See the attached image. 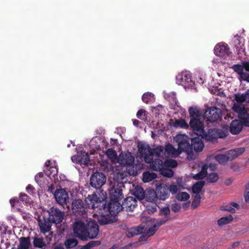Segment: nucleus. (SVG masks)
<instances>
[{
	"instance_id": "f257e3e1",
	"label": "nucleus",
	"mask_w": 249,
	"mask_h": 249,
	"mask_svg": "<svg viewBox=\"0 0 249 249\" xmlns=\"http://www.w3.org/2000/svg\"><path fill=\"white\" fill-rule=\"evenodd\" d=\"M139 152L141 156L143 158L145 162L152 164L153 167L155 168L154 170H157L156 166L155 165L154 162L158 164V168L160 169L162 166V161L159 159L153 161L154 156L157 157H162L161 154L163 153L164 148L162 146H158L154 149H152L149 145L146 143H141L138 145Z\"/></svg>"
},
{
	"instance_id": "f03ea898",
	"label": "nucleus",
	"mask_w": 249,
	"mask_h": 249,
	"mask_svg": "<svg viewBox=\"0 0 249 249\" xmlns=\"http://www.w3.org/2000/svg\"><path fill=\"white\" fill-rule=\"evenodd\" d=\"M138 172H111L109 176V184L124 186V184L128 180L130 176H136Z\"/></svg>"
},
{
	"instance_id": "7ed1b4c3",
	"label": "nucleus",
	"mask_w": 249,
	"mask_h": 249,
	"mask_svg": "<svg viewBox=\"0 0 249 249\" xmlns=\"http://www.w3.org/2000/svg\"><path fill=\"white\" fill-rule=\"evenodd\" d=\"M176 83L182 86L185 89H196L195 83L192 79L191 73L189 71H182L176 76Z\"/></svg>"
},
{
	"instance_id": "20e7f679",
	"label": "nucleus",
	"mask_w": 249,
	"mask_h": 249,
	"mask_svg": "<svg viewBox=\"0 0 249 249\" xmlns=\"http://www.w3.org/2000/svg\"><path fill=\"white\" fill-rule=\"evenodd\" d=\"M232 109L238 114V117L243 122L244 124L249 126V114L248 113L244 105L238 103H234Z\"/></svg>"
},
{
	"instance_id": "39448f33",
	"label": "nucleus",
	"mask_w": 249,
	"mask_h": 249,
	"mask_svg": "<svg viewBox=\"0 0 249 249\" xmlns=\"http://www.w3.org/2000/svg\"><path fill=\"white\" fill-rule=\"evenodd\" d=\"M86 229L85 224L81 220L77 219L73 226L74 235L82 240H86Z\"/></svg>"
},
{
	"instance_id": "423d86ee",
	"label": "nucleus",
	"mask_w": 249,
	"mask_h": 249,
	"mask_svg": "<svg viewBox=\"0 0 249 249\" xmlns=\"http://www.w3.org/2000/svg\"><path fill=\"white\" fill-rule=\"evenodd\" d=\"M90 185L92 187L100 188L106 182V177L103 172H94L90 178Z\"/></svg>"
},
{
	"instance_id": "0eeeda50",
	"label": "nucleus",
	"mask_w": 249,
	"mask_h": 249,
	"mask_svg": "<svg viewBox=\"0 0 249 249\" xmlns=\"http://www.w3.org/2000/svg\"><path fill=\"white\" fill-rule=\"evenodd\" d=\"M124 186H120L118 185L109 184L108 189L110 198L111 200H120L124 197L123 193V188Z\"/></svg>"
},
{
	"instance_id": "6e6552de",
	"label": "nucleus",
	"mask_w": 249,
	"mask_h": 249,
	"mask_svg": "<svg viewBox=\"0 0 249 249\" xmlns=\"http://www.w3.org/2000/svg\"><path fill=\"white\" fill-rule=\"evenodd\" d=\"M221 115L222 111L220 109L215 107H211L205 111L203 116L207 121L214 122L217 120Z\"/></svg>"
},
{
	"instance_id": "1a4fd4ad",
	"label": "nucleus",
	"mask_w": 249,
	"mask_h": 249,
	"mask_svg": "<svg viewBox=\"0 0 249 249\" xmlns=\"http://www.w3.org/2000/svg\"><path fill=\"white\" fill-rule=\"evenodd\" d=\"M176 140L178 142V148L180 153L181 152H189L191 148L188 137L185 135H179L176 136Z\"/></svg>"
},
{
	"instance_id": "9d476101",
	"label": "nucleus",
	"mask_w": 249,
	"mask_h": 249,
	"mask_svg": "<svg viewBox=\"0 0 249 249\" xmlns=\"http://www.w3.org/2000/svg\"><path fill=\"white\" fill-rule=\"evenodd\" d=\"M189 125L197 135L202 137L204 134V124L200 119H190Z\"/></svg>"
},
{
	"instance_id": "9b49d317",
	"label": "nucleus",
	"mask_w": 249,
	"mask_h": 249,
	"mask_svg": "<svg viewBox=\"0 0 249 249\" xmlns=\"http://www.w3.org/2000/svg\"><path fill=\"white\" fill-rule=\"evenodd\" d=\"M99 196H100V194L98 195L96 194L89 195L86 199V202L89 207H91L92 209L97 208L106 198V197L105 196L101 197H100Z\"/></svg>"
},
{
	"instance_id": "f8f14e48",
	"label": "nucleus",
	"mask_w": 249,
	"mask_h": 249,
	"mask_svg": "<svg viewBox=\"0 0 249 249\" xmlns=\"http://www.w3.org/2000/svg\"><path fill=\"white\" fill-rule=\"evenodd\" d=\"M99 233V227L95 221H89L86 229V240L88 238L94 239Z\"/></svg>"
},
{
	"instance_id": "ddd939ff",
	"label": "nucleus",
	"mask_w": 249,
	"mask_h": 249,
	"mask_svg": "<svg viewBox=\"0 0 249 249\" xmlns=\"http://www.w3.org/2000/svg\"><path fill=\"white\" fill-rule=\"evenodd\" d=\"M64 216V213L58 209L52 208L49 212V220L51 222L59 224L62 221Z\"/></svg>"
},
{
	"instance_id": "4468645a",
	"label": "nucleus",
	"mask_w": 249,
	"mask_h": 249,
	"mask_svg": "<svg viewBox=\"0 0 249 249\" xmlns=\"http://www.w3.org/2000/svg\"><path fill=\"white\" fill-rule=\"evenodd\" d=\"M54 196L56 202L62 205L66 204L69 199L68 194L64 189H56Z\"/></svg>"
},
{
	"instance_id": "2eb2a0df",
	"label": "nucleus",
	"mask_w": 249,
	"mask_h": 249,
	"mask_svg": "<svg viewBox=\"0 0 249 249\" xmlns=\"http://www.w3.org/2000/svg\"><path fill=\"white\" fill-rule=\"evenodd\" d=\"M118 161L122 165H131L134 161V157L130 152L122 153L119 156Z\"/></svg>"
},
{
	"instance_id": "dca6fc26",
	"label": "nucleus",
	"mask_w": 249,
	"mask_h": 249,
	"mask_svg": "<svg viewBox=\"0 0 249 249\" xmlns=\"http://www.w3.org/2000/svg\"><path fill=\"white\" fill-rule=\"evenodd\" d=\"M72 210L74 213L78 215H83L86 212V207L84 201L81 199H75L71 205Z\"/></svg>"
},
{
	"instance_id": "f3484780",
	"label": "nucleus",
	"mask_w": 249,
	"mask_h": 249,
	"mask_svg": "<svg viewBox=\"0 0 249 249\" xmlns=\"http://www.w3.org/2000/svg\"><path fill=\"white\" fill-rule=\"evenodd\" d=\"M120 200H111L107 204V209L110 214H116L123 210V204L119 203Z\"/></svg>"
},
{
	"instance_id": "a211bd4d",
	"label": "nucleus",
	"mask_w": 249,
	"mask_h": 249,
	"mask_svg": "<svg viewBox=\"0 0 249 249\" xmlns=\"http://www.w3.org/2000/svg\"><path fill=\"white\" fill-rule=\"evenodd\" d=\"M73 162L79 163L80 164L86 165L89 160V155L85 151L77 152V154L71 157Z\"/></svg>"
},
{
	"instance_id": "6ab92c4d",
	"label": "nucleus",
	"mask_w": 249,
	"mask_h": 249,
	"mask_svg": "<svg viewBox=\"0 0 249 249\" xmlns=\"http://www.w3.org/2000/svg\"><path fill=\"white\" fill-rule=\"evenodd\" d=\"M157 197L160 200H165L169 196L168 187L164 184H160L156 188Z\"/></svg>"
},
{
	"instance_id": "aec40b11",
	"label": "nucleus",
	"mask_w": 249,
	"mask_h": 249,
	"mask_svg": "<svg viewBox=\"0 0 249 249\" xmlns=\"http://www.w3.org/2000/svg\"><path fill=\"white\" fill-rule=\"evenodd\" d=\"M123 210L127 212H132L137 205V200L132 196L126 197L123 203Z\"/></svg>"
},
{
	"instance_id": "412c9836",
	"label": "nucleus",
	"mask_w": 249,
	"mask_h": 249,
	"mask_svg": "<svg viewBox=\"0 0 249 249\" xmlns=\"http://www.w3.org/2000/svg\"><path fill=\"white\" fill-rule=\"evenodd\" d=\"M214 51L216 55L224 56L226 54H228L229 49L227 44L221 42L215 46Z\"/></svg>"
},
{
	"instance_id": "4be33fe9",
	"label": "nucleus",
	"mask_w": 249,
	"mask_h": 249,
	"mask_svg": "<svg viewBox=\"0 0 249 249\" xmlns=\"http://www.w3.org/2000/svg\"><path fill=\"white\" fill-rule=\"evenodd\" d=\"M188 111L191 119H200L202 117L203 112L198 106L190 107L189 108Z\"/></svg>"
},
{
	"instance_id": "5701e85b",
	"label": "nucleus",
	"mask_w": 249,
	"mask_h": 249,
	"mask_svg": "<svg viewBox=\"0 0 249 249\" xmlns=\"http://www.w3.org/2000/svg\"><path fill=\"white\" fill-rule=\"evenodd\" d=\"M191 148L196 152H200L204 148V143L201 138L196 137L192 139Z\"/></svg>"
},
{
	"instance_id": "b1692460",
	"label": "nucleus",
	"mask_w": 249,
	"mask_h": 249,
	"mask_svg": "<svg viewBox=\"0 0 249 249\" xmlns=\"http://www.w3.org/2000/svg\"><path fill=\"white\" fill-rule=\"evenodd\" d=\"M198 166L201 168L200 171H213L216 169V164L209 160H207L205 162H200Z\"/></svg>"
},
{
	"instance_id": "393cba45",
	"label": "nucleus",
	"mask_w": 249,
	"mask_h": 249,
	"mask_svg": "<svg viewBox=\"0 0 249 249\" xmlns=\"http://www.w3.org/2000/svg\"><path fill=\"white\" fill-rule=\"evenodd\" d=\"M144 231V227L142 226H138L136 227H132L128 229L126 231V235L128 238L142 233Z\"/></svg>"
},
{
	"instance_id": "a878e982",
	"label": "nucleus",
	"mask_w": 249,
	"mask_h": 249,
	"mask_svg": "<svg viewBox=\"0 0 249 249\" xmlns=\"http://www.w3.org/2000/svg\"><path fill=\"white\" fill-rule=\"evenodd\" d=\"M179 153L180 152L178 150L176 149L172 145L168 144L166 145L164 148L163 154L165 157H166L175 158L177 157Z\"/></svg>"
},
{
	"instance_id": "bb28decb",
	"label": "nucleus",
	"mask_w": 249,
	"mask_h": 249,
	"mask_svg": "<svg viewBox=\"0 0 249 249\" xmlns=\"http://www.w3.org/2000/svg\"><path fill=\"white\" fill-rule=\"evenodd\" d=\"M243 122L242 123L240 120H234L231 122L230 126V131L233 134L239 133L243 127Z\"/></svg>"
},
{
	"instance_id": "cd10ccee",
	"label": "nucleus",
	"mask_w": 249,
	"mask_h": 249,
	"mask_svg": "<svg viewBox=\"0 0 249 249\" xmlns=\"http://www.w3.org/2000/svg\"><path fill=\"white\" fill-rule=\"evenodd\" d=\"M245 148L243 147L238 148L228 151L226 154L229 160H231L241 155L245 152Z\"/></svg>"
},
{
	"instance_id": "c85d7f7f",
	"label": "nucleus",
	"mask_w": 249,
	"mask_h": 249,
	"mask_svg": "<svg viewBox=\"0 0 249 249\" xmlns=\"http://www.w3.org/2000/svg\"><path fill=\"white\" fill-rule=\"evenodd\" d=\"M163 96L164 98L169 102L173 108H175L176 106L178 107V102L174 92L169 93L163 92Z\"/></svg>"
},
{
	"instance_id": "c756f323",
	"label": "nucleus",
	"mask_w": 249,
	"mask_h": 249,
	"mask_svg": "<svg viewBox=\"0 0 249 249\" xmlns=\"http://www.w3.org/2000/svg\"><path fill=\"white\" fill-rule=\"evenodd\" d=\"M205 184V182L203 180L198 181L194 184L192 186L193 194L201 193V195H203V193L202 192V190Z\"/></svg>"
},
{
	"instance_id": "7c9ffc66",
	"label": "nucleus",
	"mask_w": 249,
	"mask_h": 249,
	"mask_svg": "<svg viewBox=\"0 0 249 249\" xmlns=\"http://www.w3.org/2000/svg\"><path fill=\"white\" fill-rule=\"evenodd\" d=\"M235 99L237 103L240 104L249 100V89L244 93L236 94L235 95Z\"/></svg>"
},
{
	"instance_id": "2f4dec72",
	"label": "nucleus",
	"mask_w": 249,
	"mask_h": 249,
	"mask_svg": "<svg viewBox=\"0 0 249 249\" xmlns=\"http://www.w3.org/2000/svg\"><path fill=\"white\" fill-rule=\"evenodd\" d=\"M46 170L53 172L58 171V168L57 165L55 161L48 160L46 161L44 165Z\"/></svg>"
},
{
	"instance_id": "473e14b6",
	"label": "nucleus",
	"mask_w": 249,
	"mask_h": 249,
	"mask_svg": "<svg viewBox=\"0 0 249 249\" xmlns=\"http://www.w3.org/2000/svg\"><path fill=\"white\" fill-rule=\"evenodd\" d=\"M30 245V239L29 237H22L19 239V249H28Z\"/></svg>"
},
{
	"instance_id": "72a5a7b5",
	"label": "nucleus",
	"mask_w": 249,
	"mask_h": 249,
	"mask_svg": "<svg viewBox=\"0 0 249 249\" xmlns=\"http://www.w3.org/2000/svg\"><path fill=\"white\" fill-rule=\"evenodd\" d=\"M157 175L154 172H143L142 181L146 183L149 182L156 178Z\"/></svg>"
},
{
	"instance_id": "f704fd0d",
	"label": "nucleus",
	"mask_w": 249,
	"mask_h": 249,
	"mask_svg": "<svg viewBox=\"0 0 249 249\" xmlns=\"http://www.w3.org/2000/svg\"><path fill=\"white\" fill-rule=\"evenodd\" d=\"M133 195L139 199H142L144 198L145 194L142 187L137 186L134 190Z\"/></svg>"
},
{
	"instance_id": "c9c22d12",
	"label": "nucleus",
	"mask_w": 249,
	"mask_h": 249,
	"mask_svg": "<svg viewBox=\"0 0 249 249\" xmlns=\"http://www.w3.org/2000/svg\"><path fill=\"white\" fill-rule=\"evenodd\" d=\"M235 37L234 44L236 49L238 50L239 52H244L245 50L244 48V39L238 36Z\"/></svg>"
},
{
	"instance_id": "e433bc0d",
	"label": "nucleus",
	"mask_w": 249,
	"mask_h": 249,
	"mask_svg": "<svg viewBox=\"0 0 249 249\" xmlns=\"http://www.w3.org/2000/svg\"><path fill=\"white\" fill-rule=\"evenodd\" d=\"M173 126L176 128H188L189 127V124L184 119L176 120L173 124Z\"/></svg>"
},
{
	"instance_id": "4c0bfd02",
	"label": "nucleus",
	"mask_w": 249,
	"mask_h": 249,
	"mask_svg": "<svg viewBox=\"0 0 249 249\" xmlns=\"http://www.w3.org/2000/svg\"><path fill=\"white\" fill-rule=\"evenodd\" d=\"M33 245L35 247L40 249H42L46 246L45 242L42 237L35 238L33 241Z\"/></svg>"
},
{
	"instance_id": "58836bf2",
	"label": "nucleus",
	"mask_w": 249,
	"mask_h": 249,
	"mask_svg": "<svg viewBox=\"0 0 249 249\" xmlns=\"http://www.w3.org/2000/svg\"><path fill=\"white\" fill-rule=\"evenodd\" d=\"M233 220V217L231 215L229 214L228 216L221 217L217 221V224L219 226H222L224 225L229 224Z\"/></svg>"
},
{
	"instance_id": "ea45409f",
	"label": "nucleus",
	"mask_w": 249,
	"mask_h": 249,
	"mask_svg": "<svg viewBox=\"0 0 249 249\" xmlns=\"http://www.w3.org/2000/svg\"><path fill=\"white\" fill-rule=\"evenodd\" d=\"M98 221L102 225H107L112 222L111 216L109 214L101 216L98 218Z\"/></svg>"
},
{
	"instance_id": "a19ab883",
	"label": "nucleus",
	"mask_w": 249,
	"mask_h": 249,
	"mask_svg": "<svg viewBox=\"0 0 249 249\" xmlns=\"http://www.w3.org/2000/svg\"><path fill=\"white\" fill-rule=\"evenodd\" d=\"M157 198H158L157 193L154 190H150L148 192V194L146 196V199L148 201L154 202Z\"/></svg>"
},
{
	"instance_id": "79ce46f5",
	"label": "nucleus",
	"mask_w": 249,
	"mask_h": 249,
	"mask_svg": "<svg viewBox=\"0 0 249 249\" xmlns=\"http://www.w3.org/2000/svg\"><path fill=\"white\" fill-rule=\"evenodd\" d=\"M19 200L24 204H30L32 202L31 198L26 194L21 193L19 196Z\"/></svg>"
},
{
	"instance_id": "37998d69",
	"label": "nucleus",
	"mask_w": 249,
	"mask_h": 249,
	"mask_svg": "<svg viewBox=\"0 0 249 249\" xmlns=\"http://www.w3.org/2000/svg\"><path fill=\"white\" fill-rule=\"evenodd\" d=\"M219 176L216 172H211L207 178L208 182L214 183L217 181Z\"/></svg>"
},
{
	"instance_id": "c03bdc74",
	"label": "nucleus",
	"mask_w": 249,
	"mask_h": 249,
	"mask_svg": "<svg viewBox=\"0 0 249 249\" xmlns=\"http://www.w3.org/2000/svg\"><path fill=\"white\" fill-rule=\"evenodd\" d=\"M142 100L145 103L153 101L154 100V94L150 92L145 93L142 96Z\"/></svg>"
},
{
	"instance_id": "a18cd8bd",
	"label": "nucleus",
	"mask_w": 249,
	"mask_h": 249,
	"mask_svg": "<svg viewBox=\"0 0 249 249\" xmlns=\"http://www.w3.org/2000/svg\"><path fill=\"white\" fill-rule=\"evenodd\" d=\"M213 131V129L209 130L207 133L205 131L204 134L202 136V137L209 141H213L216 139L217 138H213V136L214 134V132Z\"/></svg>"
},
{
	"instance_id": "49530a36",
	"label": "nucleus",
	"mask_w": 249,
	"mask_h": 249,
	"mask_svg": "<svg viewBox=\"0 0 249 249\" xmlns=\"http://www.w3.org/2000/svg\"><path fill=\"white\" fill-rule=\"evenodd\" d=\"M213 132H214V136L213 138H224L226 136L225 132L220 129L214 128L213 129Z\"/></svg>"
},
{
	"instance_id": "de8ad7c7",
	"label": "nucleus",
	"mask_w": 249,
	"mask_h": 249,
	"mask_svg": "<svg viewBox=\"0 0 249 249\" xmlns=\"http://www.w3.org/2000/svg\"><path fill=\"white\" fill-rule=\"evenodd\" d=\"M106 155L113 162H115L117 160L116 152L115 150L111 148L108 149L107 151Z\"/></svg>"
},
{
	"instance_id": "09e8293b",
	"label": "nucleus",
	"mask_w": 249,
	"mask_h": 249,
	"mask_svg": "<svg viewBox=\"0 0 249 249\" xmlns=\"http://www.w3.org/2000/svg\"><path fill=\"white\" fill-rule=\"evenodd\" d=\"M190 198V195L186 192L179 193L177 195V199L180 201H185Z\"/></svg>"
},
{
	"instance_id": "8fccbe9b",
	"label": "nucleus",
	"mask_w": 249,
	"mask_h": 249,
	"mask_svg": "<svg viewBox=\"0 0 249 249\" xmlns=\"http://www.w3.org/2000/svg\"><path fill=\"white\" fill-rule=\"evenodd\" d=\"M215 160L220 164H223L229 161L226 154H219L215 156Z\"/></svg>"
},
{
	"instance_id": "3c124183",
	"label": "nucleus",
	"mask_w": 249,
	"mask_h": 249,
	"mask_svg": "<svg viewBox=\"0 0 249 249\" xmlns=\"http://www.w3.org/2000/svg\"><path fill=\"white\" fill-rule=\"evenodd\" d=\"M78 241L76 239L74 238H70L67 239L65 243L66 247L68 248H73L77 246Z\"/></svg>"
},
{
	"instance_id": "603ef678",
	"label": "nucleus",
	"mask_w": 249,
	"mask_h": 249,
	"mask_svg": "<svg viewBox=\"0 0 249 249\" xmlns=\"http://www.w3.org/2000/svg\"><path fill=\"white\" fill-rule=\"evenodd\" d=\"M177 165V162L174 160H166L164 161L163 166L166 168H175Z\"/></svg>"
},
{
	"instance_id": "864d4df0",
	"label": "nucleus",
	"mask_w": 249,
	"mask_h": 249,
	"mask_svg": "<svg viewBox=\"0 0 249 249\" xmlns=\"http://www.w3.org/2000/svg\"><path fill=\"white\" fill-rule=\"evenodd\" d=\"M146 115V111L144 109H140L137 113V118L144 121L147 120Z\"/></svg>"
},
{
	"instance_id": "5fc2aeb1",
	"label": "nucleus",
	"mask_w": 249,
	"mask_h": 249,
	"mask_svg": "<svg viewBox=\"0 0 249 249\" xmlns=\"http://www.w3.org/2000/svg\"><path fill=\"white\" fill-rule=\"evenodd\" d=\"M41 232L45 233L50 230L51 227L45 222H42L39 224Z\"/></svg>"
},
{
	"instance_id": "6e6d98bb",
	"label": "nucleus",
	"mask_w": 249,
	"mask_h": 249,
	"mask_svg": "<svg viewBox=\"0 0 249 249\" xmlns=\"http://www.w3.org/2000/svg\"><path fill=\"white\" fill-rule=\"evenodd\" d=\"M158 229L159 228L158 227L154 224L153 226L148 228L145 232L147 233L148 236H151L155 233L156 231L158 230Z\"/></svg>"
},
{
	"instance_id": "4d7b16f0",
	"label": "nucleus",
	"mask_w": 249,
	"mask_h": 249,
	"mask_svg": "<svg viewBox=\"0 0 249 249\" xmlns=\"http://www.w3.org/2000/svg\"><path fill=\"white\" fill-rule=\"evenodd\" d=\"M26 190L27 193L31 195L32 196H36V190L32 185H28L26 187Z\"/></svg>"
},
{
	"instance_id": "13d9d810",
	"label": "nucleus",
	"mask_w": 249,
	"mask_h": 249,
	"mask_svg": "<svg viewBox=\"0 0 249 249\" xmlns=\"http://www.w3.org/2000/svg\"><path fill=\"white\" fill-rule=\"evenodd\" d=\"M43 180V174L42 172H38L35 176V181L39 185H42V182Z\"/></svg>"
},
{
	"instance_id": "bf43d9fd",
	"label": "nucleus",
	"mask_w": 249,
	"mask_h": 249,
	"mask_svg": "<svg viewBox=\"0 0 249 249\" xmlns=\"http://www.w3.org/2000/svg\"><path fill=\"white\" fill-rule=\"evenodd\" d=\"M169 219L168 217L165 216L163 218L158 219L155 225L159 228L161 225L165 224Z\"/></svg>"
},
{
	"instance_id": "052dcab7",
	"label": "nucleus",
	"mask_w": 249,
	"mask_h": 249,
	"mask_svg": "<svg viewBox=\"0 0 249 249\" xmlns=\"http://www.w3.org/2000/svg\"><path fill=\"white\" fill-rule=\"evenodd\" d=\"M208 172H198L193 176V178L196 180L204 178L207 177Z\"/></svg>"
},
{
	"instance_id": "680f3d73",
	"label": "nucleus",
	"mask_w": 249,
	"mask_h": 249,
	"mask_svg": "<svg viewBox=\"0 0 249 249\" xmlns=\"http://www.w3.org/2000/svg\"><path fill=\"white\" fill-rule=\"evenodd\" d=\"M232 68L239 75L244 71V67L242 65H234Z\"/></svg>"
},
{
	"instance_id": "e2e57ef3",
	"label": "nucleus",
	"mask_w": 249,
	"mask_h": 249,
	"mask_svg": "<svg viewBox=\"0 0 249 249\" xmlns=\"http://www.w3.org/2000/svg\"><path fill=\"white\" fill-rule=\"evenodd\" d=\"M170 212L169 208L168 207H166L160 210V214L161 215H164L165 216L168 217V215L170 214Z\"/></svg>"
},
{
	"instance_id": "0e129e2a",
	"label": "nucleus",
	"mask_w": 249,
	"mask_h": 249,
	"mask_svg": "<svg viewBox=\"0 0 249 249\" xmlns=\"http://www.w3.org/2000/svg\"><path fill=\"white\" fill-rule=\"evenodd\" d=\"M220 210L222 211H228L231 212V213H234L235 212V210L234 208L228 205L222 206L220 208Z\"/></svg>"
},
{
	"instance_id": "69168bd1",
	"label": "nucleus",
	"mask_w": 249,
	"mask_h": 249,
	"mask_svg": "<svg viewBox=\"0 0 249 249\" xmlns=\"http://www.w3.org/2000/svg\"><path fill=\"white\" fill-rule=\"evenodd\" d=\"M240 79L249 82V73L244 71L239 75Z\"/></svg>"
},
{
	"instance_id": "338daca9",
	"label": "nucleus",
	"mask_w": 249,
	"mask_h": 249,
	"mask_svg": "<svg viewBox=\"0 0 249 249\" xmlns=\"http://www.w3.org/2000/svg\"><path fill=\"white\" fill-rule=\"evenodd\" d=\"M178 186L176 185H171L168 187V191L171 192L172 194H176L178 192Z\"/></svg>"
},
{
	"instance_id": "774afa93",
	"label": "nucleus",
	"mask_w": 249,
	"mask_h": 249,
	"mask_svg": "<svg viewBox=\"0 0 249 249\" xmlns=\"http://www.w3.org/2000/svg\"><path fill=\"white\" fill-rule=\"evenodd\" d=\"M89 246L90 248L99 246L101 244L100 241H92L88 243Z\"/></svg>"
}]
</instances>
